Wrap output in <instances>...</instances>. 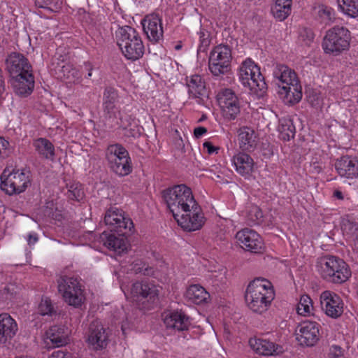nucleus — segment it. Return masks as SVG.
<instances>
[{"label": "nucleus", "mask_w": 358, "mask_h": 358, "mask_svg": "<svg viewBox=\"0 0 358 358\" xmlns=\"http://www.w3.org/2000/svg\"><path fill=\"white\" fill-rule=\"evenodd\" d=\"M274 2L281 3L282 4L292 5V0H274Z\"/></svg>", "instance_id": "680f3d73"}, {"label": "nucleus", "mask_w": 358, "mask_h": 358, "mask_svg": "<svg viewBox=\"0 0 358 358\" xmlns=\"http://www.w3.org/2000/svg\"><path fill=\"white\" fill-rule=\"evenodd\" d=\"M124 124L126 125V127L123 128V129L126 130L125 134L127 136H131L134 138H139L141 136L142 133L141 131V128L138 126H134L133 128L130 127L128 129L127 127L129 126V124H125V123H124Z\"/></svg>", "instance_id": "09e8293b"}, {"label": "nucleus", "mask_w": 358, "mask_h": 358, "mask_svg": "<svg viewBox=\"0 0 358 358\" xmlns=\"http://www.w3.org/2000/svg\"><path fill=\"white\" fill-rule=\"evenodd\" d=\"M217 101L223 117L228 120H235L241 112L239 99L230 89H224L219 92Z\"/></svg>", "instance_id": "ddd939ff"}, {"label": "nucleus", "mask_w": 358, "mask_h": 358, "mask_svg": "<svg viewBox=\"0 0 358 358\" xmlns=\"http://www.w3.org/2000/svg\"><path fill=\"white\" fill-rule=\"evenodd\" d=\"M308 101L313 106H316L320 103V97L317 94H310Z\"/></svg>", "instance_id": "5fc2aeb1"}, {"label": "nucleus", "mask_w": 358, "mask_h": 358, "mask_svg": "<svg viewBox=\"0 0 358 358\" xmlns=\"http://www.w3.org/2000/svg\"><path fill=\"white\" fill-rule=\"evenodd\" d=\"M273 75L280 83L278 84L280 87L279 94L290 103H298L302 98V91L294 71L287 66L278 64Z\"/></svg>", "instance_id": "20e7f679"}, {"label": "nucleus", "mask_w": 358, "mask_h": 358, "mask_svg": "<svg viewBox=\"0 0 358 358\" xmlns=\"http://www.w3.org/2000/svg\"><path fill=\"white\" fill-rule=\"evenodd\" d=\"M63 0H35V4L38 8L48 9L57 12L61 8Z\"/></svg>", "instance_id": "79ce46f5"}, {"label": "nucleus", "mask_w": 358, "mask_h": 358, "mask_svg": "<svg viewBox=\"0 0 358 358\" xmlns=\"http://www.w3.org/2000/svg\"><path fill=\"white\" fill-rule=\"evenodd\" d=\"M249 344L254 351L264 356L273 355L282 352L281 346L266 339L250 338Z\"/></svg>", "instance_id": "bb28decb"}, {"label": "nucleus", "mask_w": 358, "mask_h": 358, "mask_svg": "<svg viewBox=\"0 0 358 358\" xmlns=\"http://www.w3.org/2000/svg\"><path fill=\"white\" fill-rule=\"evenodd\" d=\"M198 34L199 36L200 41V44L198 48V52H204L206 51L210 43V40L209 38V32L204 29H201Z\"/></svg>", "instance_id": "49530a36"}, {"label": "nucleus", "mask_w": 358, "mask_h": 358, "mask_svg": "<svg viewBox=\"0 0 358 358\" xmlns=\"http://www.w3.org/2000/svg\"><path fill=\"white\" fill-rule=\"evenodd\" d=\"M320 325L315 322L303 321L296 331V340L301 345L314 346L319 341Z\"/></svg>", "instance_id": "a211bd4d"}, {"label": "nucleus", "mask_w": 358, "mask_h": 358, "mask_svg": "<svg viewBox=\"0 0 358 358\" xmlns=\"http://www.w3.org/2000/svg\"><path fill=\"white\" fill-rule=\"evenodd\" d=\"M79 277L62 275L57 280L58 291L65 302L75 308L81 306L84 300L83 289Z\"/></svg>", "instance_id": "6e6552de"}, {"label": "nucleus", "mask_w": 358, "mask_h": 358, "mask_svg": "<svg viewBox=\"0 0 358 358\" xmlns=\"http://www.w3.org/2000/svg\"><path fill=\"white\" fill-rule=\"evenodd\" d=\"M329 356L334 358H338L343 355V350L338 345H332L329 349Z\"/></svg>", "instance_id": "8fccbe9b"}, {"label": "nucleus", "mask_w": 358, "mask_h": 358, "mask_svg": "<svg viewBox=\"0 0 358 358\" xmlns=\"http://www.w3.org/2000/svg\"><path fill=\"white\" fill-rule=\"evenodd\" d=\"M316 18L325 25L333 23L336 19L334 10L326 5L321 4L315 8Z\"/></svg>", "instance_id": "f704fd0d"}, {"label": "nucleus", "mask_w": 358, "mask_h": 358, "mask_svg": "<svg viewBox=\"0 0 358 358\" xmlns=\"http://www.w3.org/2000/svg\"><path fill=\"white\" fill-rule=\"evenodd\" d=\"M106 159L110 169L118 176H125L132 171L129 152L121 144L115 143L108 147Z\"/></svg>", "instance_id": "1a4fd4ad"}, {"label": "nucleus", "mask_w": 358, "mask_h": 358, "mask_svg": "<svg viewBox=\"0 0 358 358\" xmlns=\"http://www.w3.org/2000/svg\"><path fill=\"white\" fill-rule=\"evenodd\" d=\"M239 78L244 86L254 91L258 96L264 94L267 85L262 76L259 67L251 59L244 61L239 69Z\"/></svg>", "instance_id": "0eeeda50"}, {"label": "nucleus", "mask_w": 358, "mask_h": 358, "mask_svg": "<svg viewBox=\"0 0 358 358\" xmlns=\"http://www.w3.org/2000/svg\"><path fill=\"white\" fill-rule=\"evenodd\" d=\"M334 196L336 197L338 199L343 200V193L339 190H336L334 192Z\"/></svg>", "instance_id": "052dcab7"}, {"label": "nucleus", "mask_w": 358, "mask_h": 358, "mask_svg": "<svg viewBox=\"0 0 358 358\" xmlns=\"http://www.w3.org/2000/svg\"><path fill=\"white\" fill-rule=\"evenodd\" d=\"M320 306L327 315L332 318L339 317L343 313V303L336 293L326 290L320 295Z\"/></svg>", "instance_id": "f3484780"}, {"label": "nucleus", "mask_w": 358, "mask_h": 358, "mask_svg": "<svg viewBox=\"0 0 358 358\" xmlns=\"http://www.w3.org/2000/svg\"><path fill=\"white\" fill-rule=\"evenodd\" d=\"M291 8L292 5L274 2V4L271 7V12L274 17L279 21H283L291 13Z\"/></svg>", "instance_id": "58836bf2"}, {"label": "nucleus", "mask_w": 358, "mask_h": 358, "mask_svg": "<svg viewBox=\"0 0 358 358\" xmlns=\"http://www.w3.org/2000/svg\"><path fill=\"white\" fill-rule=\"evenodd\" d=\"M115 233L108 234L103 232L101 234L100 239L105 245L110 250H113L121 255L127 250L128 246V241L127 236L131 231H114Z\"/></svg>", "instance_id": "aec40b11"}, {"label": "nucleus", "mask_w": 358, "mask_h": 358, "mask_svg": "<svg viewBox=\"0 0 358 358\" xmlns=\"http://www.w3.org/2000/svg\"><path fill=\"white\" fill-rule=\"evenodd\" d=\"M66 187L67 191L65 192V195L69 199L80 202L84 199L85 193L80 183L66 185Z\"/></svg>", "instance_id": "4c0bfd02"}, {"label": "nucleus", "mask_w": 358, "mask_h": 358, "mask_svg": "<svg viewBox=\"0 0 358 358\" xmlns=\"http://www.w3.org/2000/svg\"><path fill=\"white\" fill-rule=\"evenodd\" d=\"M30 182V172L27 170H13L8 175L4 170L1 176V188L9 195L24 192Z\"/></svg>", "instance_id": "9b49d317"}, {"label": "nucleus", "mask_w": 358, "mask_h": 358, "mask_svg": "<svg viewBox=\"0 0 358 358\" xmlns=\"http://www.w3.org/2000/svg\"><path fill=\"white\" fill-rule=\"evenodd\" d=\"M236 238L243 250L256 254L263 252L264 248L263 240L254 230L243 229L236 234Z\"/></svg>", "instance_id": "dca6fc26"}, {"label": "nucleus", "mask_w": 358, "mask_h": 358, "mask_svg": "<svg viewBox=\"0 0 358 358\" xmlns=\"http://www.w3.org/2000/svg\"><path fill=\"white\" fill-rule=\"evenodd\" d=\"M178 224L188 231L200 229L205 222V217L201 207L196 202V205L188 208V211L180 214L178 219L176 220Z\"/></svg>", "instance_id": "4468645a"}, {"label": "nucleus", "mask_w": 358, "mask_h": 358, "mask_svg": "<svg viewBox=\"0 0 358 358\" xmlns=\"http://www.w3.org/2000/svg\"><path fill=\"white\" fill-rule=\"evenodd\" d=\"M275 293L272 284L263 278H257L248 285L245 299L248 307L255 313H262L273 300Z\"/></svg>", "instance_id": "f257e3e1"}, {"label": "nucleus", "mask_w": 358, "mask_h": 358, "mask_svg": "<svg viewBox=\"0 0 358 358\" xmlns=\"http://www.w3.org/2000/svg\"><path fill=\"white\" fill-rule=\"evenodd\" d=\"M167 327L173 328L178 331H184L189 324V317L182 312H173L164 318Z\"/></svg>", "instance_id": "7c9ffc66"}, {"label": "nucleus", "mask_w": 358, "mask_h": 358, "mask_svg": "<svg viewBox=\"0 0 358 358\" xmlns=\"http://www.w3.org/2000/svg\"><path fill=\"white\" fill-rule=\"evenodd\" d=\"M33 145L40 156L51 161L54 160L55 148L49 140L39 138L34 142Z\"/></svg>", "instance_id": "72a5a7b5"}, {"label": "nucleus", "mask_w": 358, "mask_h": 358, "mask_svg": "<svg viewBox=\"0 0 358 358\" xmlns=\"http://www.w3.org/2000/svg\"><path fill=\"white\" fill-rule=\"evenodd\" d=\"M38 310L42 315H53L55 314L53 305L48 298L42 299L38 306Z\"/></svg>", "instance_id": "a18cd8bd"}, {"label": "nucleus", "mask_w": 358, "mask_h": 358, "mask_svg": "<svg viewBox=\"0 0 358 358\" xmlns=\"http://www.w3.org/2000/svg\"><path fill=\"white\" fill-rule=\"evenodd\" d=\"M28 244L32 245L34 244L38 241V236L35 234H30L28 236Z\"/></svg>", "instance_id": "13d9d810"}, {"label": "nucleus", "mask_w": 358, "mask_h": 358, "mask_svg": "<svg viewBox=\"0 0 358 358\" xmlns=\"http://www.w3.org/2000/svg\"><path fill=\"white\" fill-rule=\"evenodd\" d=\"M87 341L90 347L95 350H101L106 348L108 334L100 321L94 320L90 323Z\"/></svg>", "instance_id": "6ab92c4d"}, {"label": "nucleus", "mask_w": 358, "mask_h": 358, "mask_svg": "<svg viewBox=\"0 0 358 358\" xmlns=\"http://www.w3.org/2000/svg\"><path fill=\"white\" fill-rule=\"evenodd\" d=\"M246 219L250 225L259 224L263 221L262 210L257 206L249 207L247 211Z\"/></svg>", "instance_id": "ea45409f"}, {"label": "nucleus", "mask_w": 358, "mask_h": 358, "mask_svg": "<svg viewBox=\"0 0 358 358\" xmlns=\"http://www.w3.org/2000/svg\"><path fill=\"white\" fill-rule=\"evenodd\" d=\"M280 137L283 141H289L295 136L296 129L293 121L289 118H282L278 125Z\"/></svg>", "instance_id": "c9c22d12"}, {"label": "nucleus", "mask_w": 358, "mask_h": 358, "mask_svg": "<svg viewBox=\"0 0 358 358\" xmlns=\"http://www.w3.org/2000/svg\"><path fill=\"white\" fill-rule=\"evenodd\" d=\"M34 77L32 72L11 77V85L15 93L20 97L29 96L34 88Z\"/></svg>", "instance_id": "5701e85b"}, {"label": "nucleus", "mask_w": 358, "mask_h": 358, "mask_svg": "<svg viewBox=\"0 0 358 358\" xmlns=\"http://www.w3.org/2000/svg\"><path fill=\"white\" fill-rule=\"evenodd\" d=\"M117 43L124 56L132 61L141 58L144 45L136 30L130 26L119 27L115 32Z\"/></svg>", "instance_id": "39448f33"}, {"label": "nucleus", "mask_w": 358, "mask_h": 358, "mask_svg": "<svg viewBox=\"0 0 358 358\" xmlns=\"http://www.w3.org/2000/svg\"><path fill=\"white\" fill-rule=\"evenodd\" d=\"M143 29L151 42L157 43L163 38L162 20L158 15H147L142 21Z\"/></svg>", "instance_id": "4be33fe9"}, {"label": "nucleus", "mask_w": 358, "mask_h": 358, "mask_svg": "<svg viewBox=\"0 0 358 358\" xmlns=\"http://www.w3.org/2000/svg\"><path fill=\"white\" fill-rule=\"evenodd\" d=\"M233 163L236 171L242 175L247 176L251 173L253 169L254 162L252 158L248 154L239 152L233 157Z\"/></svg>", "instance_id": "c756f323"}, {"label": "nucleus", "mask_w": 358, "mask_h": 358, "mask_svg": "<svg viewBox=\"0 0 358 358\" xmlns=\"http://www.w3.org/2000/svg\"><path fill=\"white\" fill-rule=\"evenodd\" d=\"M162 196L175 220L180 214L196 205L192 189L184 184L174 185L162 192Z\"/></svg>", "instance_id": "f03ea898"}, {"label": "nucleus", "mask_w": 358, "mask_h": 358, "mask_svg": "<svg viewBox=\"0 0 358 358\" xmlns=\"http://www.w3.org/2000/svg\"><path fill=\"white\" fill-rule=\"evenodd\" d=\"M15 358H28L27 357H24V356H20V357H17Z\"/></svg>", "instance_id": "774afa93"}, {"label": "nucleus", "mask_w": 358, "mask_h": 358, "mask_svg": "<svg viewBox=\"0 0 358 358\" xmlns=\"http://www.w3.org/2000/svg\"><path fill=\"white\" fill-rule=\"evenodd\" d=\"M104 222L109 227L110 231L124 230L132 231L134 224L129 217L124 215L122 210L116 207L110 208L106 213Z\"/></svg>", "instance_id": "2eb2a0df"}, {"label": "nucleus", "mask_w": 358, "mask_h": 358, "mask_svg": "<svg viewBox=\"0 0 358 358\" xmlns=\"http://www.w3.org/2000/svg\"><path fill=\"white\" fill-rule=\"evenodd\" d=\"M66 330L64 326L55 325L46 331L47 338L50 340L52 347H62L69 343V338Z\"/></svg>", "instance_id": "cd10ccee"}, {"label": "nucleus", "mask_w": 358, "mask_h": 358, "mask_svg": "<svg viewBox=\"0 0 358 358\" xmlns=\"http://www.w3.org/2000/svg\"><path fill=\"white\" fill-rule=\"evenodd\" d=\"M118 95L116 90L112 87H106L103 92V106L115 105Z\"/></svg>", "instance_id": "c03bdc74"}, {"label": "nucleus", "mask_w": 358, "mask_h": 358, "mask_svg": "<svg viewBox=\"0 0 358 358\" xmlns=\"http://www.w3.org/2000/svg\"><path fill=\"white\" fill-rule=\"evenodd\" d=\"M341 229L343 234L350 239L358 234V223L348 217L343 218L341 223Z\"/></svg>", "instance_id": "a19ab883"}, {"label": "nucleus", "mask_w": 358, "mask_h": 358, "mask_svg": "<svg viewBox=\"0 0 358 358\" xmlns=\"http://www.w3.org/2000/svg\"><path fill=\"white\" fill-rule=\"evenodd\" d=\"M350 41V33L344 27L335 26L328 30L322 43L323 48L327 53L338 55L348 48Z\"/></svg>", "instance_id": "9d476101"}, {"label": "nucleus", "mask_w": 358, "mask_h": 358, "mask_svg": "<svg viewBox=\"0 0 358 358\" xmlns=\"http://www.w3.org/2000/svg\"><path fill=\"white\" fill-rule=\"evenodd\" d=\"M131 269L135 273H140L143 275H152L154 273L152 267H150L148 265L141 262L136 263Z\"/></svg>", "instance_id": "de8ad7c7"}, {"label": "nucleus", "mask_w": 358, "mask_h": 358, "mask_svg": "<svg viewBox=\"0 0 358 358\" xmlns=\"http://www.w3.org/2000/svg\"><path fill=\"white\" fill-rule=\"evenodd\" d=\"M231 52L227 45L215 46L210 52L208 59L210 71L215 76H220L230 71Z\"/></svg>", "instance_id": "f8f14e48"}, {"label": "nucleus", "mask_w": 358, "mask_h": 358, "mask_svg": "<svg viewBox=\"0 0 358 358\" xmlns=\"http://www.w3.org/2000/svg\"><path fill=\"white\" fill-rule=\"evenodd\" d=\"M5 91L4 80L3 79L2 71L0 69V97Z\"/></svg>", "instance_id": "bf43d9fd"}, {"label": "nucleus", "mask_w": 358, "mask_h": 358, "mask_svg": "<svg viewBox=\"0 0 358 358\" xmlns=\"http://www.w3.org/2000/svg\"><path fill=\"white\" fill-rule=\"evenodd\" d=\"M65 358H73L72 354L71 352L67 354V356Z\"/></svg>", "instance_id": "69168bd1"}, {"label": "nucleus", "mask_w": 358, "mask_h": 358, "mask_svg": "<svg viewBox=\"0 0 358 358\" xmlns=\"http://www.w3.org/2000/svg\"><path fill=\"white\" fill-rule=\"evenodd\" d=\"M335 168L341 177L348 179L358 178V159L348 155L338 159L335 163Z\"/></svg>", "instance_id": "b1692460"}, {"label": "nucleus", "mask_w": 358, "mask_h": 358, "mask_svg": "<svg viewBox=\"0 0 358 358\" xmlns=\"http://www.w3.org/2000/svg\"><path fill=\"white\" fill-rule=\"evenodd\" d=\"M206 133H207V129L203 127H196L194 130V135L196 138H199Z\"/></svg>", "instance_id": "6e6d98bb"}, {"label": "nucleus", "mask_w": 358, "mask_h": 358, "mask_svg": "<svg viewBox=\"0 0 358 358\" xmlns=\"http://www.w3.org/2000/svg\"><path fill=\"white\" fill-rule=\"evenodd\" d=\"M18 330L17 324L8 314H0V344L10 343Z\"/></svg>", "instance_id": "393cba45"}, {"label": "nucleus", "mask_w": 358, "mask_h": 358, "mask_svg": "<svg viewBox=\"0 0 358 358\" xmlns=\"http://www.w3.org/2000/svg\"><path fill=\"white\" fill-rule=\"evenodd\" d=\"M339 8L351 17L358 16V0H337Z\"/></svg>", "instance_id": "e433bc0d"}, {"label": "nucleus", "mask_w": 358, "mask_h": 358, "mask_svg": "<svg viewBox=\"0 0 358 358\" xmlns=\"http://www.w3.org/2000/svg\"><path fill=\"white\" fill-rule=\"evenodd\" d=\"M185 296L189 301L195 304L206 302L210 296L206 289L199 285H190L186 291Z\"/></svg>", "instance_id": "473e14b6"}, {"label": "nucleus", "mask_w": 358, "mask_h": 358, "mask_svg": "<svg viewBox=\"0 0 358 358\" xmlns=\"http://www.w3.org/2000/svg\"><path fill=\"white\" fill-rule=\"evenodd\" d=\"M317 266L321 277L329 282L341 284L351 276L349 266L336 256L327 255L320 257Z\"/></svg>", "instance_id": "7ed1b4c3"}, {"label": "nucleus", "mask_w": 358, "mask_h": 358, "mask_svg": "<svg viewBox=\"0 0 358 358\" xmlns=\"http://www.w3.org/2000/svg\"><path fill=\"white\" fill-rule=\"evenodd\" d=\"M188 93L190 96L196 99L198 103L203 101V98L208 97V91L203 79L199 75H193L187 80Z\"/></svg>", "instance_id": "a878e982"}, {"label": "nucleus", "mask_w": 358, "mask_h": 358, "mask_svg": "<svg viewBox=\"0 0 358 358\" xmlns=\"http://www.w3.org/2000/svg\"><path fill=\"white\" fill-rule=\"evenodd\" d=\"M312 300L308 295H302L297 306V313L299 315L310 314L313 309Z\"/></svg>", "instance_id": "37998d69"}, {"label": "nucleus", "mask_w": 358, "mask_h": 358, "mask_svg": "<svg viewBox=\"0 0 358 358\" xmlns=\"http://www.w3.org/2000/svg\"><path fill=\"white\" fill-rule=\"evenodd\" d=\"M203 148L207 149L208 154L211 155L219 150V148L214 146L211 142L206 141L203 144Z\"/></svg>", "instance_id": "864d4df0"}, {"label": "nucleus", "mask_w": 358, "mask_h": 358, "mask_svg": "<svg viewBox=\"0 0 358 358\" xmlns=\"http://www.w3.org/2000/svg\"><path fill=\"white\" fill-rule=\"evenodd\" d=\"M6 62L11 77L32 72L31 66L28 59L21 53L12 52L6 59Z\"/></svg>", "instance_id": "412c9836"}, {"label": "nucleus", "mask_w": 358, "mask_h": 358, "mask_svg": "<svg viewBox=\"0 0 358 358\" xmlns=\"http://www.w3.org/2000/svg\"><path fill=\"white\" fill-rule=\"evenodd\" d=\"M92 76V72H91V69L90 70L88 74H87V76L88 77H90Z\"/></svg>", "instance_id": "338daca9"}, {"label": "nucleus", "mask_w": 358, "mask_h": 358, "mask_svg": "<svg viewBox=\"0 0 358 358\" xmlns=\"http://www.w3.org/2000/svg\"><path fill=\"white\" fill-rule=\"evenodd\" d=\"M178 141H179L178 143V146L181 147L182 148H184L185 145L183 143V141L182 140V138H180L178 140Z\"/></svg>", "instance_id": "e2e57ef3"}, {"label": "nucleus", "mask_w": 358, "mask_h": 358, "mask_svg": "<svg viewBox=\"0 0 358 358\" xmlns=\"http://www.w3.org/2000/svg\"><path fill=\"white\" fill-rule=\"evenodd\" d=\"M9 143L4 138L0 136V158H4L8 155V146Z\"/></svg>", "instance_id": "3c124183"}, {"label": "nucleus", "mask_w": 358, "mask_h": 358, "mask_svg": "<svg viewBox=\"0 0 358 358\" xmlns=\"http://www.w3.org/2000/svg\"><path fill=\"white\" fill-rule=\"evenodd\" d=\"M181 48H182V45H180V44L176 45L175 46V49H176V50H180V49H181Z\"/></svg>", "instance_id": "0e129e2a"}, {"label": "nucleus", "mask_w": 358, "mask_h": 358, "mask_svg": "<svg viewBox=\"0 0 358 358\" xmlns=\"http://www.w3.org/2000/svg\"><path fill=\"white\" fill-rule=\"evenodd\" d=\"M69 352L63 350H55L52 353L51 358H65Z\"/></svg>", "instance_id": "603ef678"}, {"label": "nucleus", "mask_w": 358, "mask_h": 358, "mask_svg": "<svg viewBox=\"0 0 358 358\" xmlns=\"http://www.w3.org/2000/svg\"><path fill=\"white\" fill-rule=\"evenodd\" d=\"M238 141L240 148L243 150H251L255 145V136L254 130L248 127H241L238 131Z\"/></svg>", "instance_id": "2f4dec72"}, {"label": "nucleus", "mask_w": 358, "mask_h": 358, "mask_svg": "<svg viewBox=\"0 0 358 358\" xmlns=\"http://www.w3.org/2000/svg\"><path fill=\"white\" fill-rule=\"evenodd\" d=\"M350 240L352 241L353 250L358 255V234L356 236L350 238Z\"/></svg>", "instance_id": "4d7b16f0"}, {"label": "nucleus", "mask_w": 358, "mask_h": 358, "mask_svg": "<svg viewBox=\"0 0 358 358\" xmlns=\"http://www.w3.org/2000/svg\"><path fill=\"white\" fill-rule=\"evenodd\" d=\"M161 289L152 282H136L131 288V297L139 309H150L157 303Z\"/></svg>", "instance_id": "423d86ee"}, {"label": "nucleus", "mask_w": 358, "mask_h": 358, "mask_svg": "<svg viewBox=\"0 0 358 358\" xmlns=\"http://www.w3.org/2000/svg\"><path fill=\"white\" fill-rule=\"evenodd\" d=\"M105 124L110 129L117 127L125 128L126 125L120 117V112L116 105L103 106Z\"/></svg>", "instance_id": "c85d7f7f"}]
</instances>
